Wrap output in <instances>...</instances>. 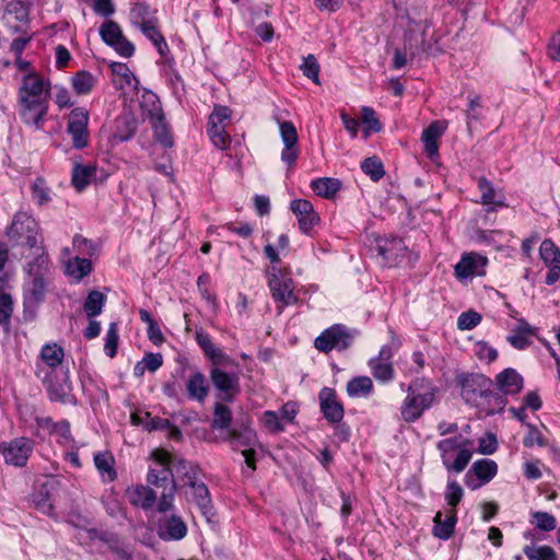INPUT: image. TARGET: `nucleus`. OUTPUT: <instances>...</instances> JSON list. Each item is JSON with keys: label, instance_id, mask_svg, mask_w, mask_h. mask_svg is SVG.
<instances>
[{"label": "nucleus", "instance_id": "obj_1", "mask_svg": "<svg viewBox=\"0 0 560 560\" xmlns=\"http://www.w3.org/2000/svg\"><path fill=\"white\" fill-rule=\"evenodd\" d=\"M50 82L36 71L22 75L18 90L19 113L22 120L42 129L49 107Z\"/></svg>", "mask_w": 560, "mask_h": 560}, {"label": "nucleus", "instance_id": "obj_2", "mask_svg": "<svg viewBox=\"0 0 560 560\" xmlns=\"http://www.w3.org/2000/svg\"><path fill=\"white\" fill-rule=\"evenodd\" d=\"M438 448L445 468L462 472L472 457L474 442L458 435L441 440L438 443Z\"/></svg>", "mask_w": 560, "mask_h": 560}, {"label": "nucleus", "instance_id": "obj_3", "mask_svg": "<svg viewBox=\"0 0 560 560\" xmlns=\"http://www.w3.org/2000/svg\"><path fill=\"white\" fill-rule=\"evenodd\" d=\"M268 285L273 300L281 303V308L298 302L294 282L287 269L272 265L268 269Z\"/></svg>", "mask_w": 560, "mask_h": 560}, {"label": "nucleus", "instance_id": "obj_4", "mask_svg": "<svg viewBox=\"0 0 560 560\" xmlns=\"http://www.w3.org/2000/svg\"><path fill=\"white\" fill-rule=\"evenodd\" d=\"M142 113L148 116L150 124L154 130L155 138L165 148L173 145V138L170 132L168 126L165 122L164 114L158 97L153 93H147L143 95L141 102Z\"/></svg>", "mask_w": 560, "mask_h": 560}, {"label": "nucleus", "instance_id": "obj_5", "mask_svg": "<svg viewBox=\"0 0 560 560\" xmlns=\"http://www.w3.org/2000/svg\"><path fill=\"white\" fill-rule=\"evenodd\" d=\"M8 236L16 245L34 248L38 243V224L26 212H18L8 229Z\"/></svg>", "mask_w": 560, "mask_h": 560}, {"label": "nucleus", "instance_id": "obj_6", "mask_svg": "<svg viewBox=\"0 0 560 560\" xmlns=\"http://www.w3.org/2000/svg\"><path fill=\"white\" fill-rule=\"evenodd\" d=\"M353 340V335L342 325H334L324 330L314 341L315 348L324 353L329 351L345 350Z\"/></svg>", "mask_w": 560, "mask_h": 560}, {"label": "nucleus", "instance_id": "obj_7", "mask_svg": "<svg viewBox=\"0 0 560 560\" xmlns=\"http://www.w3.org/2000/svg\"><path fill=\"white\" fill-rule=\"evenodd\" d=\"M89 112L83 107L73 108L68 116L67 131L75 149H83L89 144Z\"/></svg>", "mask_w": 560, "mask_h": 560}, {"label": "nucleus", "instance_id": "obj_8", "mask_svg": "<svg viewBox=\"0 0 560 560\" xmlns=\"http://www.w3.org/2000/svg\"><path fill=\"white\" fill-rule=\"evenodd\" d=\"M407 390L408 395L401 405L400 412L405 421L412 422L420 418L423 411L433 404L435 392L431 388L427 393L417 394L411 389V386Z\"/></svg>", "mask_w": 560, "mask_h": 560}, {"label": "nucleus", "instance_id": "obj_9", "mask_svg": "<svg viewBox=\"0 0 560 560\" xmlns=\"http://www.w3.org/2000/svg\"><path fill=\"white\" fill-rule=\"evenodd\" d=\"M0 451L7 464L23 467L33 451V442L27 438H18L1 443Z\"/></svg>", "mask_w": 560, "mask_h": 560}, {"label": "nucleus", "instance_id": "obj_10", "mask_svg": "<svg viewBox=\"0 0 560 560\" xmlns=\"http://www.w3.org/2000/svg\"><path fill=\"white\" fill-rule=\"evenodd\" d=\"M151 458L159 464V468H151L147 476V481L158 488H167L171 486L172 471H171V454L164 450H154L151 453Z\"/></svg>", "mask_w": 560, "mask_h": 560}, {"label": "nucleus", "instance_id": "obj_11", "mask_svg": "<svg viewBox=\"0 0 560 560\" xmlns=\"http://www.w3.org/2000/svg\"><path fill=\"white\" fill-rule=\"evenodd\" d=\"M100 34L103 40L109 46H113L122 57L133 55L135 46L124 37L120 26L116 22H105L100 28Z\"/></svg>", "mask_w": 560, "mask_h": 560}, {"label": "nucleus", "instance_id": "obj_12", "mask_svg": "<svg viewBox=\"0 0 560 560\" xmlns=\"http://www.w3.org/2000/svg\"><path fill=\"white\" fill-rule=\"evenodd\" d=\"M113 84L125 95L138 92L139 81L126 63L113 62L110 65Z\"/></svg>", "mask_w": 560, "mask_h": 560}, {"label": "nucleus", "instance_id": "obj_13", "mask_svg": "<svg viewBox=\"0 0 560 560\" xmlns=\"http://www.w3.org/2000/svg\"><path fill=\"white\" fill-rule=\"evenodd\" d=\"M540 258L549 268L546 276V283L553 284L560 279V249L550 240H545L539 248Z\"/></svg>", "mask_w": 560, "mask_h": 560}, {"label": "nucleus", "instance_id": "obj_14", "mask_svg": "<svg viewBox=\"0 0 560 560\" xmlns=\"http://www.w3.org/2000/svg\"><path fill=\"white\" fill-rule=\"evenodd\" d=\"M210 377L214 387L223 394L222 398L225 400H233L240 392L237 374H229L220 368L213 366L210 371Z\"/></svg>", "mask_w": 560, "mask_h": 560}, {"label": "nucleus", "instance_id": "obj_15", "mask_svg": "<svg viewBox=\"0 0 560 560\" xmlns=\"http://www.w3.org/2000/svg\"><path fill=\"white\" fill-rule=\"evenodd\" d=\"M290 209L296 215L300 230L303 233H308L315 225L319 223V215L314 210L313 205L305 199L293 200Z\"/></svg>", "mask_w": 560, "mask_h": 560}, {"label": "nucleus", "instance_id": "obj_16", "mask_svg": "<svg viewBox=\"0 0 560 560\" xmlns=\"http://www.w3.org/2000/svg\"><path fill=\"white\" fill-rule=\"evenodd\" d=\"M497 474V464L491 459H480L474 463L470 471L466 475L467 486L472 490L490 481Z\"/></svg>", "mask_w": 560, "mask_h": 560}, {"label": "nucleus", "instance_id": "obj_17", "mask_svg": "<svg viewBox=\"0 0 560 560\" xmlns=\"http://www.w3.org/2000/svg\"><path fill=\"white\" fill-rule=\"evenodd\" d=\"M488 259L478 254L465 255L455 266V275L457 278L464 279L474 276L485 275V267Z\"/></svg>", "mask_w": 560, "mask_h": 560}, {"label": "nucleus", "instance_id": "obj_18", "mask_svg": "<svg viewBox=\"0 0 560 560\" xmlns=\"http://www.w3.org/2000/svg\"><path fill=\"white\" fill-rule=\"evenodd\" d=\"M320 409L325 418L337 423L343 418V407L337 400L336 392L332 388L325 387L319 393Z\"/></svg>", "mask_w": 560, "mask_h": 560}, {"label": "nucleus", "instance_id": "obj_19", "mask_svg": "<svg viewBox=\"0 0 560 560\" xmlns=\"http://www.w3.org/2000/svg\"><path fill=\"white\" fill-rule=\"evenodd\" d=\"M281 139L284 143V149L281 153L282 161L292 164L298 159L299 152L295 148L298 143V132L291 121H283L279 126Z\"/></svg>", "mask_w": 560, "mask_h": 560}, {"label": "nucleus", "instance_id": "obj_20", "mask_svg": "<svg viewBox=\"0 0 560 560\" xmlns=\"http://www.w3.org/2000/svg\"><path fill=\"white\" fill-rule=\"evenodd\" d=\"M125 497L128 502L143 510L151 509L156 501V493L144 485H133L126 489Z\"/></svg>", "mask_w": 560, "mask_h": 560}, {"label": "nucleus", "instance_id": "obj_21", "mask_svg": "<svg viewBox=\"0 0 560 560\" xmlns=\"http://www.w3.org/2000/svg\"><path fill=\"white\" fill-rule=\"evenodd\" d=\"M172 479H175L177 488H186L187 485L198 479V471L191 463L178 459L170 463Z\"/></svg>", "mask_w": 560, "mask_h": 560}, {"label": "nucleus", "instance_id": "obj_22", "mask_svg": "<svg viewBox=\"0 0 560 560\" xmlns=\"http://www.w3.org/2000/svg\"><path fill=\"white\" fill-rule=\"evenodd\" d=\"M185 495L195 502L203 514L211 509V499L207 486L198 479L186 486Z\"/></svg>", "mask_w": 560, "mask_h": 560}, {"label": "nucleus", "instance_id": "obj_23", "mask_svg": "<svg viewBox=\"0 0 560 560\" xmlns=\"http://www.w3.org/2000/svg\"><path fill=\"white\" fill-rule=\"evenodd\" d=\"M370 369L373 376L381 382H389L394 377V368L389 361V352L382 350L380 355L375 359L370 360Z\"/></svg>", "mask_w": 560, "mask_h": 560}, {"label": "nucleus", "instance_id": "obj_24", "mask_svg": "<svg viewBox=\"0 0 560 560\" xmlns=\"http://www.w3.org/2000/svg\"><path fill=\"white\" fill-rule=\"evenodd\" d=\"M434 526L432 534L443 540L448 539L453 533L457 522L456 510L448 509L445 520L442 518V512H438L433 518Z\"/></svg>", "mask_w": 560, "mask_h": 560}, {"label": "nucleus", "instance_id": "obj_25", "mask_svg": "<svg viewBox=\"0 0 560 560\" xmlns=\"http://www.w3.org/2000/svg\"><path fill=\"white\" fill-rule=\"evenodd\" d=\"M446 126L442 121H433L423 131L422 140L424 143V150L430 158H433L439 152V140L442 137Z\"/></svg>", "mask_w": 560, "mask_h": 560}, {"label": "nucleus", "instance_id": "obj_26", "mask_svg": "<svg viewBox=\"0 0 560 560\" xmlns=\"http://www.w3.org/2000/svg\"><path fill=\"white\" fill-rule=\"evenodd\" d=\"M478 188L481 192V203L489 206L491 209L505 206V197L501 190L494 189L493 185L481 177L478 180Z\"/></svg>", "mask_w": 560, "mask_h": 560}, {"label": "nucleus", "instance_id": "obj_27", "mask_svg": "<svg viewBox=\"0 0 560 560\" xmlns=\"http://www.w3.org/2000/svg\"><path fill=\"white\" fill-rule=\"evenodd\" d=\"M497 383L504 394H516L523 387L522 376L513 369H506L498 374Z\"/></svg>", "mask_w": 560, "mask_h": 560}, {"label": "nucleus", "instance_id": "obj_28", "mask_svg": "<svg viewBox=\"0 0 560 560\" xmlns=\"http://www.w3.org/2000/svg\"><path fill=\"white\" fill-rule=\"evenodd\" d=\"M186 524L179 516L173 515L161 526V537L178 540L186 536Z\"/></svg>", "mask_w": 560, "mask_h": 560}, {"label": "nucleus", "instance_id": "obj_29", "mask_svg": "<svg viewBox=\"0 0 560 560\" xmlns=\"http://www.w3.org/2000/svg\"><path fill=\"white\" fill-rule=\"evenodd\" d=\"M46 281L42 276H35L25 292V303L37 306L45 299Z\"/></svg>", "mask_w": 560, "mask_h": 560}, {"label": "nucleus", "instance_id": "obj_30", "mask_svg": "<svg viewBox=\"0 0 560 560\" xmlns=\"http://www.w3.org/2000/svg\"><path fill=\"white\" fill-rule=\"evenodd\" d=\"M143 34L154 44L161 55L167 48L166 42L158 28L156 20H143L139 22Z\"/></svg>", "mask_w": 560, "mask_h": 560}, {"label": "nucleus", "instance_id": "obj_31", "mask_svg": "<svg viewBox=\"0 0 560 560\" xmlns=\"http://www.w3.org/2000/svg\"><path fill=\"white\" fill-rule=\"evenodd\" d=\"M311 187L317 196L331 199L340 189L341 184L338 179L324 177L313 180Z\"/></svg>", "mask_w": 560, "mask_h": 560}, {"label": "nucleus", "instance_id": "obj_32", "mask_svg": "<svg viewBox=\"0 0 560 560\" xmlns=\"http://www.w3.org/2000/svg\"><path fill=\"white\" fill-rule=\"evenodd\" d=\"M96 175V167L94 165H80L77 164L72 173V184L78 191L83 190Z\"/></svg>", "mask_w": 560, "mask_h": 560}, {"label": "nucleus", "instance_id": "obj_33", "mask_svg": "<svg viewBox=\"0 0 560 560\" xmlns=\"http://www.w3.org/2000/svg\"><path fill=\"white\" fill-rule=\"evenodd\" d=\"M71 83L77 94L85 95L93 90L96 80L92 73L88 71H79L72 77Z\"/></svg>", "mask_w": 560, "mask_h": 560}, {"label": "nucleus", "instance_id": "obj_34", "mask_svg": "<svg viewBox=\"0 0 560 560\" xmlns=\"http://www.w3.org/2000/svg\"><path fill=\"white\" fill-rule=\"evenodd\" d=\"M530 335H533L532 327L527 323L521 322L508 339L514 348L524 349L529 345Z\"/></svg>", "mask_w": 560, "mask_h": 560}, {"label": "nucleus", "instance_id": "obj_35", "mask_svg": "<svg viewBox=\"0 0 560 560\" xmlns=\"http://www.w3.org/2000/svg\"><path fill=\"white\" fill-rule=\"evenodd\" d=\"M229 439L233 442H240L242 446H252L256 442V433L248 422H243L240 429H231Z\"/></svg>", "mask_w": 560, "mask_h": 560}, {"label": "nucleus", "instance_id": "obj_36", "mask_svg": "<svg viewBox=\"0 0 560 560\" xmlns=\"http://www.w3.org/2000/svg\"><path fill=\"white\" fill-rule=\"evenodd\" d=\"M114 457L109 453H98L94 456V463L103 478L113 481L116 478Z\"/></svg>", "mask_w": 560, "mask_h": 560}, {"label": "nucleus", "instance_id": "obj_37", "mask_svg": "<svg viewBox=\"0 0 560 560\" xmlns=\"http://www.w3.org/2000/svg\"><path fill=\"white\" fill-rule=\"evenodd\" d=\"M373 389V382L369 376H358L347 385V392L351 397L369 395Z\"/></svg>", "mask_w": 560, "mask_h": 560}, {"label": "nucleus", "instance_id": "obj_38", "mask_svg": "<svg viewBox=\"0 0 560 560\" xmlns=\"http://www.w3.org/2000/svg\"><path fill=\"white\" fill-rule=\"evenodd\" d=\"M187 389L191 398L202 401L208 395L205 376L201 373L194 374L188 381Z\"/></svg>", "mask_w": 560, "mask_h": 560}, {"label": "nucleus", "instance_id": "obj_39", "mask_svg": "<svg viewBox=\"0 0 560 560\" xmlns=\"http://www.w3.org/2000/svg\"><path fill=\"white\" fill-rule=\"evenodd\" d=\"M105 295L97 290H93L89 293L85 302H84V312L88 317L92 318L96 315L101 314L104 303Z\"/></svg>", "mask_w": 560, "mask_h": 560}, {"label": "nucleus", "instance_id": "obj_40", "mask_svg": "<svg viewBox=\"0 0 560 560\" xmlns=\"http://www.w3.org/2000/svg\"><path fill=\"white\" fill-rule=\"evenodd\" d=\"M66 270L69 276L77 280H81L91 272L92 265L89 259L75 257L68 261Z\"/></svg>", "mask_w": 560, "mask_h": 560}, {"label": "nucleus", "instance_id": "obj_41", "mask_svg": "<svg viewBox=\"0 0 560 560\" xmlns=\"http://www.w3.org/2000/svg\"><path fill=\"white\" fill-rule=\"evenodd\" d=\"M63 350L57 343H48L43 347L40 351L42 360L50 368H56L61 364L63 359Z\"/></svg>", "mask_w": 560, "mask_h": 560}, {"label": "nucleus", "instance_id": "obj_42", "mask_svg": "<svg viewBox=\"0 0 560 560\" xmlns=\"http://www.w3.org/2000/svg\"><path fill=\"white\" fill-rule=\"evenodd\" d=\"M163 364V357L160 353H148L142 361L138 362L135 366V375L142 376L148 370L155 372Z\"/></svg>", "mask_w": 560, "mask_h": 560}, {"label": "nucleus", "instance_id": "obj_43", "mask_svg": "<svg viewBox=\"0 0 560 560\" xmlns=\"http://www.w3.org/2000/svg\"><path fill=\"white\" fill-rule=\"evenodd\" d=\"M361 120L364 125L363 137L369 138L371 132H378L382 128L376 113L371 107H363L361 109Z\"/></svg>", "mask_w": 560, "mask_h": 560}, {"label": "nucleus", "instance_id": "obj_44", "mask_svg": "<svg viewBox=\"0 0 560 560\" xmlns=\"http://www.w3.org/2000/svg\"><path fill=\"white\" fill-rule=\"evenodd\" d=\"M232 422L231 409L222 402H217L214 406L212 427L217 429H226Z\"/></svg>", "mask_w": 560, "mask_h": 560}, {"label": "nucleus", "instance_id": "obj_45", "mask_svg": "<svg viewBox=\"0 0 560 560\" xmlns=\"http://www.w3.org/2000/svg\"><path fill=\"white\" fill-rule=\"evenodd\" d=\"M209 137L212 143L220 150H225L231 143V137L225 131V126L209 127Z\"/></svg>", "mask_w": 560, "mask_h": 560}, {"label": "nucleus", "instance_id": "obj_46", "mask_svg": "<svg viewBox=\"0 0 560 560\" xmlns=\"http://www.w3.org/2000/svg\"><path fill=\"white\" fill-rule=\"evenodd\" d=\"M525 556L529 560H557L556 551L549 546H540V547H526L524 549Z\"/></svg>", "mask_w": 560, "mask_h": 560}, {"label": "nucleus", "instance_id": "obj_47", "mask_svg": "<svg viewBox=\"0 0 560 560\" xmlns=\"http://www.w3.org/2000/svg\"><path fill=\"white\" fill-rule=\"evenodd\" d=\"M176 491H177V483H176L175 479H172L171 486L167 488H164V490L160 497V500L158 503L159 512L165 513L173 509V501H174Z\"/></svg>", "mask_w": 560, "mask_h": 560}, {"label": "nucleus", "instance_id": "obj_48", "mask_svg": "<svg viewBox=\"0 0 560 560\" xmlns=\"http://www.w3.org/2000/svg\"><path fill=\"white\" fill-rule=\"evenodd\" d=\"M319 69H320L319 63L314 55H307L304 58L303 63L301 66V70L303 71V74L305 77H307L308 79H311L317 85L320 84L319 77H318Z\"/></svg>", "mask_w": 560, "mask_h": 560}, {"label": "nucleus", "instance_id": "obj_49", "mask_svg": "<svg viewBox=\"0 0 560 560\" xmlns=\"http://www.w3.org/2000/svg\"><path fill=\"white\" fill-rule=\"evenodd\" d=\"M362 171L369 175L373 180H378L384 176V168L382 162L376 158H368L362 162Z\"/></svg>", "mask_w": 560, "mask_h": 560}, {"label": "nucleus", "instance_id": "obj_50", "mask_svg": "<svg viewBox=\"0 0 560 560\" xmlns=\"http://www.w3.org/2000/svg\"><path fill=\"white\" fill-rule=\"evenodd\" d=\"M463 495H464V490L459 486V483L455 480L448 481L445 499H446V502H447V505L450 506V509L456 510L455 508L463 499Z\"/></svg>", "mask_w": 560, "mask_h": 560}, {"label": "nucleus", "instance_id": "obj_51", "mask_svg": "<svg viewBox=\"0 0 560 560\" xmlns=\"http://www.w3.org/2000/svg\"><path fill=\"white\" fill-rule=\"evenodd\" d=\"M264 427L271 433H279L284 430V424L275 411H265L261 417Z\"/></svg>", "mask_w": 560, "mask_h": 560}, {"label": "nucleus", "instance_id": "obj_52", "mask_svg": "<svg viewBox=\"0 0 560 560\" xmlns=\"http://www.w3.org/2000/svg\"><path fill=\"white\" fill-rule=\"evenodd\" d=\"M117 347H118V329H117V324L116 323H112L109 325V328L107 330V334H106V340H105V346H104V350L106 352V354L110 358H114L116 352H117Z\"/></svg>", "mask_w": 560, "mask_h": 560}, {"label": "nucleus", "instance_id": "obj_53", "mask_svg": "<svg viewBox=\"0 0 560 560\" xmlns=\"http://www.w3.org/2000/svg\"><path fill=\"white\" fill-rule=\"evenodd\" d=\"M481 322V315L475 311H468L459 315L457 326L462 330H469Z\"/></svg>", "mask_w": 560, "mask_h": 560}, {"label": "nucleus", "instance_id": "obj_54", "mask_svg": "<svg viewBox=\"0 0 560 560\" xmlns=\"http://www.w3.org/2000/svg\"><path fill=\"white\" fill-rule=\"evenodd\" d=\"M231 109L226 106L217 105L209 117V127L225 126V121L231 118Z\"/></svg>", "mask_w": 560, "mask_h": 560}, {"label": "nucleus", "instance_id": "obj_55", "mask_svg": "<svg viewBox=\"0 0 560 560\" xmlns=\"http://www.w3.org/2000/svg\"><path fill=\"white\" fill-rule=\"evenodd\" d=\"M535 525L541 530H552L556 528V518L546 512H535L533 514Z\"/></svg>", "mask_w": 560, "mask_h": 560}, {"label": "nucleus", "instance_id": "obj_56", "mask_svg": "<svg viewBox=\"0 0 560 560\" xmlns=\"http://www.w3.org/2000/svg\"><path fill=\"white\" fill-rule=\"evenodd\" d=\"M13 312V301L10 294L0 293V324L9 322Z\"/></svg>", "mask_w": 560, "mask_h": 560}, {"label": "nucleus", "instance_id": "obj_57", "mask_svg": "<svg viewBox=\"0 0 560 560\" xmlns=\"http://www.w3.org/2000/svg\"><path fill=\"white\" fill-rule=\"evenodd\" d=\"M32 196L38 205H44L49 200L48 190L43 178H37L32 186Z\"/></svg>", "mask_w": 560, "mask_h": 560}, {"label": "nucleus", "instance_id": "obj_58", "mask_svg": "<svg viewBox=\"0 0 560 560\" xmlns=\"http://www.w3.org/2000/svg\"><path fill=\"white\" fill-rule=\"evenodd\" d=\"M196 340L208 358L210 355H213L218 350V348L212 342L210 336L203 332L202 330L196 331Z\"/></svg>", "mask_w": 560, "mask_h": 560}, {"label": "nucleus", "instance_id": "obj_59", "mask_svg": "<svg viewBox=\"0 0 560 560\" xmlns=\"http://www.w3.org/2000/svg\"><path fill=\"white\" fill-rule=\"evenodd\" d=\"M497 445L495 436L492 433H487L479 440L478 452L481 454H492L495 452Z\"/></svg>", "mask_w": 560, "mask_h": 560}, {"label": "nucleus", "instance_id": "obj_60", "mask_svg": "<svg viewBox=\"0 0 560 560\" xmlns=\"http://www.w3.org/2000/svg\"><path fill=\"white\" fill-rule=\"evenodd\" d=\"M523 443L526 447H533L534 445H539V446L545 445L542 434L540 433V431L538 429H536L533 425H528V433L524 438Z\"/></svg>", "mask_w": 560, "mask_h": 560}, {"label": "nucleus", "instance_id": "obj_61", "mask_svg": "<svg viewBox=\"0 0 560 560\" xmlns=\"http://www.w3.org/2000/svg\"><path fill=\"white\" fill-rule=\"evenodd\" d=\"M296 413H298L296 404L290 401L282 406L278 416H279L281 422L284 424V423L293 422Z\"/></svg>", "mask_w": 560, "mask_h": 560}, {"label": "nucleus", "instance_id": "obj_62", "mask_svg": "<svg viewBox=\"0 0 560 560\" xmlns=\"http://www.w3.org/2000/svg\"><path fill=\"white\" fill-rule=\"evenodd\" d=\"M209 359L211 360L213 366L217 368H219V365L226 368L236 365L235 361L223 353L220 349H218L213 355H210Z\"/></svg>", "mask_w": 560, "mask_h": 560}, {"label": "nucleus", "instance_id": "obj_63", "mask_svg": "<svg viewBox=\"0 0 560 560\" xmlns=\"http://www.w3.org/2000/svg\"><path fill=\"white\" fill-rule=\"evenodd\" d=\"M93 9L96 13L103 16H108L114 13V4L112 0H95Z\"/></svg>", "mask_w": 560, "mask_h": 560}, {"label": "nucleus", "instance_id": "obj_64", "mask_svg": "<svg viewBox=\"0 0 560 560\" xmlns=\"http://www.w3.org/2000/svg\"><path fill=\"white\" fill-rule=\"evenodd\" d=\"M343 0H315V5L320 11L335 12L341 8Z\"/></svg>", "mask_w": 560, "mask_h": 560}]
</instances>
